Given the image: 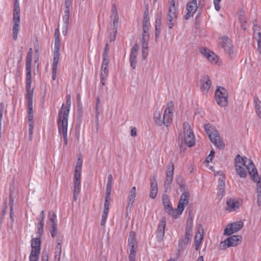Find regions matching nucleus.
<instances>
[{
    "label": "nucleus",
    "mask_w": 261,
    "mask_h": 261,
    "mask_svg": "<svg viewBox=\"0 0 261 261\" xmlns=\"http://www.w3.org/2000/svg\"><path fill=\"white\" fill-rule=\"evenodd\" d=\"M130 135L132 137H136L137 136V130L136 127H131Z\"/></svg>",
    "instance_id": "nucleus-57"
},
{
    "label": "nucleus",
    "mask_w": 261,
    "mask_h": 261,
    "mask_svg": "<svg viewBox=\"0 0 261 261\" xmlns=\"http://www.w3.org/2000/svg\"><path fill=\"white\" fill-rule=\"evenodd\" d=\"M199 51L207 60L208 58H210V56L211 55L210 53H212V51H211L210 49H209L206 47H200L199 48Z\"/></svg>",
    "instance_id": "nucleus-37"
},
{
    "label": "nucleus",
    "mask_w": 261,
    "mask_h": 261,
    "mask_svg": "<svg viewBox=\"0 0 261 261\" xmlns=\"http://www.w3.org/2000/svg\"><path fill=\"white\" fill-rule=\"evenodd\" d=\"M59 51L55 50L54 53V59L52 65V78L53 80H55L57 76V68L59 61Z\"/></svg>",
    "instance_id": "nucleus-21"
},
{
    "label": "nucleus",
    "mask_w": 261,
    "mask_h": 261,
    "mask_svg": "<svg viewBox=\"0 0 261 261\" xmlns=\"http://www.w3.org/2000/svg\"><path fill=\"white\" fill-rule=\"evenodd\" d=\"M60 38H55V50L60 51Z\"/></svg>",
    "instance_id": "nucleus-51"
},
{
    "label": "nucleus",
    "mask_w": 261,
    "mask_h": 261,
    "mask_svg": "<svg viewBox=\"0 0 261 261\" xmlns=\"http://www.w3.org/2000/svg\"><path fill=\"white\" fill-rule=\"evenodd\" d=\"M240 20L241 21V27H242V28L244 30H246V26L245 25V24H244L243 23L244 22V23L246 22V19L245 18V16L244 15H240Z\"/></svg>",
    "instance_id": "nucleus-55"
},
{
    "label": "nucleus",
    "mask_w": 261,
    "mask_h": 261,
    "mask_svg": "<svg viewBox=\"0 0 261 261\" xmlns=\"http://www.w3.org/2000/svg\"><path fill=\"white\" fill-rule=\"evenodd\" d=\"M174 166L173 163L169 165L166 171V178L164 184L165 189H168L171 186L173 181Z\"/></svg>",
    "instance_id": "nucleus-14"
},
{
    "label": "nucleus",
    "mask_w": 261,
    "mask_h": 261,
    "mask_svg": "<svg viewBox=\"0 0 261 261\" xmlns=\"http://www.w3.org/2000/svg\"><path fill=\"white\" fill-rule=\"evenodd\" d=\"M203 239V231L202 226L197 228V232L195 236V249L198 250L200 248V245Z\"/></svg>",
    "instance_id": "nucleus-20"
},
{
    "label": "nucleus",
    "mask_w": 261,
    "mask_h": 261,
    "mask_svg": "<svg viewBox=\"0 0 261 261\" xmlns=\"http://www.w3.org/2000/svg\"><path fill=\"white\" fill-rule=\"evenodd\" d=\"M71 96L67 94L66 96V104L62 105V107L59 110L58 118L57 120L58 132L61 136H63L64 145L67 144V127L69 113L71 107Z\"/></svg>",
    "instance_id": "nucleus-1"
},
{
    "label": "nucleus",
    "mask_w": 261,
    "mask_h": 261,
    "mask_svg": "<svg viewBox=\"0 0 261 261\" xmlns=\"http://www.w3.org/2000/svg\"><path fill=\"white\" fill-rule=\"evenodd\" d=\"M48 219L49 221V225L57 224V216L54 212H49L48 215Z\"/></svg>",
    "instance_id": "nucleus-35"
},
{
    "label": "nucleus",
    "mask_w": 261,
    "mask_h": 261,
    "mask_svg": "<svg viewBox=\"0 0 261 261\" xmlns=\"http://www.w3.org/2000/svg\"><path fill=\"white\" fill-rule=\"evenodd\" d=\"M219 43L229 55H231L233 53L232 45L230 40L228 38L226 37L221 38L219 40Z\"/></svg>",
    "instance_id": "nucleus-17"
},
{
    "label": "nucleus",
    "mask_w": 261,
    "mask_h": 261,
    "mask_svg": "<svg viewBox=\"0 0 261 261\" xmlns=\"http://www.w3.org/2000/svg\"><path fill=\"white\" fill-rule=\"evenodd\" d=\"M254 178H251L253 181L256 182L257 183V189L259 188L261 189V174L259 176L257 173H254Z\"/></svg>",
    "instance_id": "nucleus-42"
},
{
    "label": "nucleus",
    "mask_w": 261,
    "mask_h": 261,
    "mask_svg": "<svg viewBox=\"0 0 261 261\" xmlns=\"http://www.w3.org/2000/svg\"><path fill=\"white\" fill-rule=\"evenodd\" d=\"M215 9L217 11H219L220 10V3L221 0H213Z\"/></svg>",
    "instance_id": "nucleus-54"
},
{
    "label": "nucleus",
    "mask_w": 261,
    "mask_h": 261,
    "mask_svg": "<svg viewBox=\"0 0 261 261\" xmlns=\"http://www.w3.org/2000/svg\"><path fill=\"white\" fill-rule=\"evenodd\" d=\"M128 243L130 247V253H132L133 251V253H136V250L137 246L136 240V233L135 231H132L129 232Z\"/></svg>",
    "instance_id": "nucleus-23"
},
{
    "label": "nucleus",
    "mask_w": 261,
    "mask_h": 261,
    "mask_svg": "<svg viewBox=\"0 0 261 261\" xmlns=\"http://www.w3.org/2000/svg\"><path fill=\"white\" fill-rule=\"evenodd\" d=\"M60 255H61L60 252H56L55 255V258L56 261H60Z\"/></svg>",
    "instance_id": "nucleus-64"
},
{
    "label": "nucleus",
    "mask_w": 261,
    "mask_h": 261,
    "mask_svg": "<svg viewBox=\"0 0 261 261\" xmlns=\"http://www.w3.org/2000/svg\"><path fill=\"white\" fill-rule=\"evenodd\" d=\"M119 15L117 12V7L115 5L112 6L111 12V26L112 27V30L114 34V37H116V35L117 32V29L118 27L119 22Z\"/></svg>",
    "instance_id": "nucleus-11"
},
{
    "label": "nucleus",
    "mask_w": 261,
    "mask_h": 261,
    "mask_svg": "<svg viewBox=\"0 0 261 261\" xmlns=\"http://www.w3.org/2000/svg\"><path fill=\"white\" fill-rule=\"evenodd\" d=\"M178 0H171L167 14V24L169 29L173 28L177 22L178 15Z\"/></svg>",
    "instance_id": "nucleus-5"
},
{
    "label": "nucleus",
    "mask_w": 261,
    "mask_h": 261,
    "mask_svg": "<svg viewBox=\"0 0 261 261\" xmlns=\"http://www.w3.org/2000/svg\"><path fill=\"white\" fill-rule=\"evenodd\" d=\"M108 51H109V44L107 43L105 45V50H104V52L103 54V57L109 58Z\"/></svg>",
    "instance_id": "nucleus-56"
},
{
    "label": "nucleus",
    "mask_w": 261,
    "mask_h": 261,
    "mask_svg": "<svg viewBox=\"0 0 261 261\" xmlns=\"http://www.w3.org/2000/svg\"><path fill=\"white\" fill-rule=\"evenodd\" d=\"M183 208H180L177 206V208L173 209L172 207H170L166 212L174 218H177L182 214Z\"/></svg>",
    "instance_id": "nucleus-31"
},
{
    "label": "nucleus",
    "mask_w": 261,
    "mask_h": 261,
    "mask_svg": "<svg viewBox=\"0 0 261 261\" xmlns=\"http://www.w3.org/2000/svg\"><path fill=\"white\" fill-rule=\"evenodd\" d=\"M40 253V252L31 251V253L29 256V261H38Z\"/></svg>",
    "instance_id": "nucleus-39"
},
{
    "label": "nucleus",
    "mask_w": 261,
    "mask_h": 261,
    "mask_svg": "<svg viewBox=\"0 0 261 261\" xmlns=\"http://www.w3.org/2000/svg\"><path fill=\"white\" fill-rule=\"evenodd\" d=\"M166 227V219L163 218L160 221L157 230V237L160 240H163L165 234Z\"/></svg>",
    "instance_id": "nucleus-25"
},
{
    "label": "nucleus",
    "mask_w": 261,
    "mask_h": 261,
    "mask_svg": "<svg viewBox=\"0 0 261 261\" xmlns=\"http://www.w3.org/2000/svg\"><path fill=\"white\" fill-rule=\"evenodd\" d=\"M107 217L108 216L102 215V218L100 223L101 226H104L105 225Z\"/></svg>",
    "instance_id": "nucleus-60"
},
{
    "label": "nucleus",
    "mask_w": 261,
    "mask_h": 261,
    "mask_svg": "<svg viewBox=\"0 0 261 261\" xmlns=\"http://www.w3.org/2000/svg\"><path fill=\"white\" fill-rule=\"evenodd\" d=\"M199 51L207 60L208 58H210V56L211 55L210 53H212V51H211L210 49H209L206 47H200L199 48Z\"/></svg>",
    "instance_id": "nucleus-38"
},
{
    "label": "nucleus",
    "mask_w": 261,
    "mask_h": 261,
    "mask_svg": "<svg viewBox=\"0 0 261 261\" xmlns=\"http://www.w3.org/2000/svg\"><path fill=\"white\" fill-rule=\"evenodd\" d=\"M242 204L240 200L236 199H229L226 202V210L229 212L235 211L239 208Z\"/></svg>",
    "instance_id": "nucleus-19"
},
{
    "label": "nucleus",
    "mask_w": 261,
    "mask_h": 261,
    "mask_svg": "<svg viewBox=\"0 0 261 261\" xmlns=\"http://www.w3.org/2000/svg\"><path fill=\"white\" fill-rule=\"evenodd\" d=\"M136 254V253H134L133 252L132 253H130L129 255V261H135Z\"/></svg>",
    "instance_id": "nucleus-59"
},
{
    "label": "nucleus",
    "mask_w": 261,
    "mask_h": 261,
    "mask_svg": "<svg viewBox=\"0 0 261 261\" xmlns=\"http://www.w3.org/2000/svg\"><path fill=\"white\" fill-rule=\"evenodd\" d=\"M41 237H36L33 238L31 240V251L40 252L41 250Z\"/></svg>",
    "instance_id": "nucleus-24"
},
{
    "label": "nucleus",
    "mask_w": 261,
    "mask_h": 261,
    "mask_svg": "<svg viewBox=\"0 0 261 261\" xmlns=\"http://www.w3.org/2000/svg\"><path fill=\"white\" fill-rule=\"evenodd\" d=\"M212 85V82L208 75L203 76L201 81V90L203 92L207 93L210 89Z\"/></svg>",
    "instance_id": "nucleus-26"
},
{
    "label": "nucleus",
    "mask_w": 261,
    "mask_h": 261,
    "mask_svg": "<svg viewBox=\"0 0 261 261\" xmlns=\"http://www.w3.org/2000/svg\"><path fill=\"white\" fill-rule=\"evenodd\" d=\"M44 229V224H42L41 223L40 224L38 223L37 225V237H41L42 236L43 231Z\"/></svg>",
    "instance_id": "nucleus-45"
},
{
    "label": "nucleus",
    "mask_w": 261,
    "mask_h": 261,
    "mask_svg": "<svg viewBox=\"0 0 261 261\" xmlns=\"http://www.w3.org/2000/svg\"><path fill=\"white\" fill-rule=\"evenodd\" d=\"M113 183L107 182L106 188V195H111Z\"/></svg>",
    "instance_id": "nucleus-52"
},
{
    "label": "nucleus",
    "mask_w": 261,
    "mask_h": 261,
    "mask_svg": "<svg viewBox=\"0 0 261 261\" xmlns=\"http://www.w3.org/2000/svg\"><path fill=\"white\" fill-rule=\"evenodd\" d=\"M4 106L2 103L0 104V118H3V113H4Z\"/></svg>",
    "instance_id": "nucleus-63"
},
{
    "label": "nucleus",
    "mask_w": 261,
    "mask_h": 261,
    "mask_svg": "<svg viewBox=\"0 0 261 261\" xmlns=\"http://www.w3.org/2000/svg\"><path fill=\"white\" fill-rule=\"evenodd\" d=\"M65 5L68 11L69 7L72 5V0H65Z\"/></svg>",
    "instance_id": "nucleus-58"
},
{
    "label": "nucleus",
    "mask_w": 261,
    "mask_h": 261,
    "mask_svg": "<svg viewBox=\"0 0 261 261\" xmlns=\"http://www.w3.org/2000/svg\"><path fill=\"white\" fill-rule=\"evenodd\" d=\"M193 229V221L191 219H188L187 222L185 238L188 240L191 239L192 231Z\"/></svg>",
    "instance_id": "nucleus-32"
},
{
    "label": "nucleus",
    "mask_w": 261,
    "mask_h": 261,
    "mask_svg": "<svg viewBox=\"0 0 261 261\" xmlns=\"http://www.w3.org/2000/svg\"><path fill=\"white\" fill-rule=\"evenodd\" d=\"M215 99L217 103L221 107L228 105V93L226 90L222 87H219L215 91Z\"/></svg>",
    "instance_id": "nucleus-8"
},
{
    "label": "nucleus",
    "mask_w": 261,
    "mask_h": 261,
    "mask_svg": "<svg viewBox=\"0 0 261 261\" xmlns=\"http://www.w3.org/2000/svg\"><path fill=\"white\" fill-rule=\"evenodd\" d=\"M142 57L144 59H146L148 56V45L144 46V45H142Z\"/></svg>",
    "instance_id": "nucleus-49"
},
{
    "label": "nucleus",
    "mask_w": 261,
    "mask_h": 261,
    "mask_svg": "<svg viewBox=\"0 0 261 261\" xmlns=\"http://www.w3.org/2000/svg\"><path fill=\"white\" fill-rule=\"evenodd\" d=\"M210 54V58H208L207 60L212 64H218L219 62V57L213 51H212Z\"/></svg>",
    "instance_id": "nucleus-36"
},
{
    "label": "nucleus",
    "mask_w": 261,
    "mask_h": 261,
    "mask_svg": "<svg viewBox=\"0 0 261 261\" xmlns=\"http://www.w3.org/2000/svg\"><path fill=\"white\" fill-rule=\"evenodd\" d=\"M32 55V48H30L27 54L26 59V75H31Z\"/></svg>",
    "instance_id": "nucleus-27"
},
{
    "label": "nucleus",
    "mask_w": 261,
    "mask_h": 261,
    "mask_svg": "<svg viewBox=\"0 0 261 261\" xmlns=\"http://www.w3.org/2000/svg\"><path fill=\"white\" fill-rule=\"evenodd\" d=\"M186 9L187 10V14L185 15V19L188 20L192 17L197 9V3L196 0H191L188 3Z\"/></svg>",
    "instance_id": "nucleus-15"
},
{
    "label": "nucleus",
    "mask_w": 261,
    "mask_h": 261,
    "mask_svg": "<svg viewBox=\"0 0 261 261\" xmlns=\"http://www.w3.org/2000/svg\"><path fill=\"white\" fill-rule=\"evenodd\" d=\"M83 165V160L81 157L77 159L73 176V200L76 201L79 193L81 191V184L82 177V169Z\"/></svg>",
    "instance_id": "nucleus-3"
},
{
    "label": "nucleus",
    "mask_w": 261,
    "mask_h": 261,
    "mask_svg": "<svg viewBox=\"0 0 261 261\" xmlns=\"http://www.w3.org/2000/svg\"><path fill=\"white\" fill-rule=\"evenodd\" d=\"M136 196V187H133L127 196V207H129L130 208L133 205V203L135 200Z\"/></svg>",
    "instance_id": "nucleus-28"
},
{
    "label": "nucleus",
    "mask_w": 261,
    "mask_h": 261,
    "mask_svg": "<svg viewBox=\"0 0 261 261\" xmlns=\"http://www.w3.org/2000/svg\"><path fill=\"white\" fill-rule=\"evenodd\" d=\"M183 127L184 134L180 135L179 137L184 139L185 144L188 147L193 146L195 144V138L193 130L188 123H184Z\"/></svg>",
    "instance_id": "nucleus-7"
},
{
    "label": "nucleus",
    "mask_w": 261,
    "mask_h": 261,
    "mask_svg": "<svg viewBox=\"0 0 261 261\" xmlns=\"http://www.w3.org/2000/svg\"><path fill=\"white\" fill-rule=\"evenodd\" d=\"M28 123H29V139L32 140L33 134L34 129V120H33V106L31 108L28 106Z\"/></svg>",
    "instance_id": "nucleus-18"
},
{
    "label": "nucleus",
    "mask_w": 261,
    "mask_h": 261,
    "mask_svg": "<svg viewBox=\"0 0 261 261\" xmlns=\"http://www.w3.org/2000/svg\"><path fill=\"white\" fill-rule=\"evenodd\" d=\"M154 120L155 122L159 126L164 124L163 118H162V115L159 111H156L154 114Z\"/></svg>",
    "instance_id": "nucleus-33"
},
{
    "label": "nucleus",
    "mask_w": 261,
    "mask_h": 261,
    "mask_svg": "<svg viewBox=\"0 0 261 261\" xmlns=\"http://www.w3.org/2000/svg\"><path fill=\"white\" fill-rule=\"evenodd\" d=\"M204 129L211 142L219 148H223L224 144L215 127L210 124L204 125Z\"/></svg>",
    "instance_id": "nucleus-4"
},
{
    "label": "nucleus",
    "mask_w": 261,
    "mask_h": 261,
    "mask_svg": "<svg viewBox=\"0 0 261 261\" xmlns=\"http://www.w3.org/2000/svg\"><path fill=\"white\" fill-rule=\"evenodd\" d=\"M242 236L239 235H233L227 238L224 241L220 243V247L222 249H225L230 247L237 246L241 241Z\"/></svg>",
    "instance_id": "nucleus-10"
},
{
    "label": "nucleus",
    "mask_w": 261,
    "mask_h": 261,
    "mask_svg": "<svg viewBox=\"0 0 261 261\" xmlns=\"http://www.w3.org/2000/svg\"><path fill=\"white\" fill-rule=\"evenodd\" d=\"M218 174L219 175V176H220V177L219 179V182L220 186L221 187L224 186L225 185L224 180L225 179L224 174L223 173V172L220 171L218 173Z\"/></svg>",
    "instance_id": "nucleus-44"
},
{
    "label": "nucleus",
    "mask_w": 261,
    "mask_h": 261,
    "mask_svg": "<svg viewBox=\"0 0 261 261\" xmlns=\"http://www.w3.org/2000/svg\"><path fill=\"white\" fill-rule=\"evenodd\" d=\"M149 25L148 21L144 20L143 23V33H148Z\"/></svg>",
    "instance_id": "nucleus-47"
},
{
    "label": "nucleus",
    "mask_w": 261,
    "mask_h": 261,
    "mask_svg": "<svg viewBox=\"0 0 261 261\" xmlns=\"http://www.w3.org/2000/svg\"><path fill=\"white\" fill-rule=\"evenodd\" d=\"M257 203L258 206H261V189L258 188L257 189Z\"/></svg>",
    "instance_id": "nucleus-50"
},
{
    "label": "nucleus",
    "mask_w": 261,
    "mask_h": 261,
    "mask_svg": "<svg viewBox=\"0 0 261 261\" xmlns=\"http://www.w3.org/2000/svg\"><path fill=\"white\" fill-rule=\"evenodd\" d=\"M138 49V46L137 45L134 46L132 49L130 54L133 53L134 54L137 55Z\"/></svg>",
    "instance_id": "nucleus-62"
},
{
    "label": "nucleus",
    "mask_w": 261,
    "mask_h": 261,
    "mask_svg": "<svg viewBox=\"0 0 261 261\" xmlns=\"http://www.w3.org/2000/svg\"><path fill=\"white\" fill-rule=\"evenodd\" d=\"M158 189L157 182L155 178H153L151 180L150 190L149 197L152 199H154L158 194Z\"/></svg>",
    "instance_id": "nucleus-29"
},
{
    "label": "nucleus",
    "mask_w": 261,
    "mask_h": 261,
    "mask_svg": "<svg viewBox=\"0 0 261 261\" xmlns=\"http://www.w3.org/2000/svg\"><path fill=\"white\" fill-rule=\"evenodd\" d=\"M243 225L244 223L241 221L228 224L224 229V234L228 236L231 235L240 230L243 227Z\"/></svg>",
    "instance_id": "nucleus-13"
},
{
    "label": "nucleus",
    "mask_w": 261,
    "mask_h": 261,
    "mask_svg": "<svg viewBox=\"0 0 261 261\" xmlns=\"http://www.w3.org/2000/svg\"><path fill=\"white\" fill-rule=\"evenodd\" d=\"M25 89H26V95L25 98L28 102V106L30 108L33 106V89H31L32 80L31 75H26L25 80Z\"/></svg>",
    "instance_id": "nucleus-12"
},
{
    "label": "nucleus",
    "mask_w": 261,
    "mask_h": 261,
    "mask_svg": "<svg viewBox=\"0 0 261 261\" xmlns=\"http://www.w3.org/2000/svg\"><path fill=\"white\" fill-rule=\"evenodd\" d=\"M109 58L103 57L101 68L100 79L102 85H105V80L108 75Z\"/></svg>",
    "instance_id": "nucleus-16"
},
{
    "label": "nucleus",
    "mask_w": 261,
    "mask_h": 261,
    "mask_svg": "<svg viewBox=\"0 0 261 261\" xmlns=\"http://www.w3.org/2000/svg\"><path fill=\"white\" fill-rule=\"evenodd\" d=\"M149 39V33H143L142 38V45L146 46L148 45V42Z\"/></svg>",
    "instance_id": "nucleus-40"
},
{
    "label": "nucleus",
    "mask_w": 261,
    "mask_h": 261,
    "mask_svg": "<svg viewBox=\"0 0 261 261\" xmlns=\"http://www.w3.org/2000/svg\"><path fill=\"white\" fill-rule=\"evenodd\" d=\"M253 105L255 111L259 110L261 109V101L257 97H255L253 99Z\"/></svg>",
    "instance_id": "nucleus-43"
},
{
    "label": "nucleus",
    "mask_w": 261,
    "mask_h": 261,
    "mask_svg": "<svg viewBox=\"0 0 261 261\" xmlns=\"http://www.w3.org/2000/svg\"><path fill=\"white\" fill-rule=\"evenodd\" d=\"M162 201L164 205L165 210L166 211L170 207H171V204L169 199V196L166 194H164L162 197Z\"/></svg>",
    "instance_id": "nucleus-34"
},
{
    "label": "nucleus",
    "mask_w": 261,
    "mask_h": 261,
    "mask_svg": "<svg viewBox=\"0 0 261 261\" xmlns=\"http://www.w3.org/2000/svg\"><path fill=\"white\" fill-rule=\"evenodd\" d=\"M214 155L215 151L214 150H213L210 152V153L208 155V156L206 158L205 161L207 163L211 162L214 156Z\"/></svg>",
    "instance_id": "nucleus-53"
},
{
    "label": "nucleus",
    "mask_w": 261,
    "mask_h": 261,
    "mask_svg": "<svg viewBox=\"0 0 261 261\" xmlns=\"http://www.w3.org/2000/svg\"><path fill=\"white\" fill-rule=\"evenodd\" d=\"M41 261H48V256L47 253H43L41 256Z\"/></svg>",
    "instance_id": "nucleus-61"
},
{
    "label": "nucleus",
    "mask_w": 261,
    "mask_h": 261,
    "mask_svg": "<svg viewBox=\"0 0 261 261\" xmlns=\"http://www.w3.org/2000/svg\"><path fill=\"white\" fill-rule=\"evenodd\" d=\"M20 12L19 4H14L13 14L12 37L14 41L17 40L20 30Z\"/></svg>",
    "instance_id": "nucleus-6"
},
{
    "label": "nucleus",
    "mask_w": 261,
    "mask_h": 261,
    "mask_svg": "<svg viewBox=\"0 0 261 261\" xmlns=\"http://www.w3.org/2000/svg\"><path fill=\"white\" fill-rule=\"evenodd\" d=\"M253 29V37L257 42V51L261 55V33L259 27L254 24Z\"/></svg>",
    "instance_id": "nucleus-22"
},
{
    "label": "nucleus",
    "mask_w": 261,
    "mask_h": 261,
    "mask_svg": "<svg viewBox=\"0 0 261 261\" xmlns=\"http://www.w3.org/2000/svg\"><path fill=\"white\" fill-rule=\"evenodd\" d=\"M189 194L188 192H184L180 196L178 205L180 208L184 210L185 206L187 205L189 202Z\"/></svg>",
    "instance_id": "nucleus-30"
},
{
    "label": "nucleus",
    "mask_w": 261,
    "mask_h": 261,
    "mask_svg": "<svg viewBox=\"0 0 261 261\" xmlns=\"http://www.w3.org/2000/svg\"><path fill=\"white\" fill-rule=\"evenodd\" d=\"M235 168L238 174L241 178H246L247 172L251 178H254V173H257V169L251 160L237 155L235 159Z\"/></svg>",
    "instance_id": "nucleus-2"
},
{
    "label": "nucleus",
    "mask_w": 261,
    "mask_h": 261,
    "mask_svg": "<svg viewBox=\"0 0 261 261\" xmlns=\"http://www.w3.org/2000/svg\"><path fill=\"white\" fill-rule=\"evenodd\" d=\"M50 233L51 235L53 237H55L57 234V224H55L54 225H50Z\"/></svg>",
    "instance_id": "nucleus-46"
},
{
    "label": "nucleus",
    "mask_w": 261,
    "mask_h": 261,
    "mask_svg": "<svg viewBox=\"0 0 261 261\" xmlns=\"http://www.w3.org/2000/svg\"><path fill=\"white\" fill-rule=\"evenodd\" d=\"M174 111V103L171 100L166 104L163 115L164 125L168 126L172 121Z\"/></svg>",
    "instance_id": "nucleus-9"
},
{
    "label": "nucleus",
    "mask_w": 261,
    "mask_h": 261,
    "mask_svg": "<svg viewBox=\"0 0 261 261\" xmlns=\"http://www.w3.org/2000/svg\"><path fill=\"white\" fill-rule=\"evenodd\" d=\"M110 205V195L106 194L104 207L109 208Z\"/></svg>",
    "instance_id": "nucleus-48"
},
{
    "label": "nucleus",
    "mask_w": 261,
    "mask_h": 261,
    "mask_svg": "<svg viewBox=\"0 0 261 261\" xmlns=\"http://www.w3.org/2000/svg\"><path fill=\"white\" fill-rule=\"evenodd\" d=\"M129 61L131 67L135 69L136 68V65L137 63V55L133 54H130Z\"/></svg>",
    "instance_id": "nucleus-41"
}]
</instances>
